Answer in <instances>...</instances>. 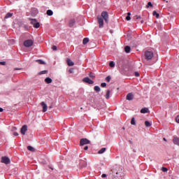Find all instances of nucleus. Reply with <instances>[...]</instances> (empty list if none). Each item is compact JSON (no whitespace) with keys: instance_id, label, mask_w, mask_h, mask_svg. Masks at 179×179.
<instances>
[{"instance_id":"2eb2a0df","label":"nucleus","mask_w":179,"mask_h":179,"mask_svg":"<svg viewBox=\"0 0 179 179\" xmlns=\"http://www.w3.org/2000/svg\"><path fill=\"white\" fill-rule=\"evenodd\" d=\"M149 109L148 108H143L141 110V114H146V113H148Z\"/></svg>"},{"instance_id":"8fccbe9b","label":"nucleus","mask_w":179,"mask_h":179,"mask_svg":"<svg viewBox=\"0 0 179 179\" xmlns=\"http://www.w3.org/2000/svg\"><path fill=\"white\" fill-rule=\"evenodd\" d=\"M163 140H164L165 142L167 141V140L166 139V138H164Z\"/></svg>"},{"instance_id":"b1692460","label":"nucleus","mask_w":179,"mask_h":179,"mask_svg":"<svg viewBox=\"0 0 179 179\" xmlns=\"http://www.w3.org/2000/svg\"><path fill=\"white\" fill-rule=\"evenodd\" d=\"M106 148H101V149L98 152V153H99V155H101V154L104 153V152H106Z\"/></svg>"},{"instance_id":"1a4fd4ad","label":"nucleus","mask_w":179,"mask_h":179,"mask_svg":"<svg viewBox=\"0 0 179 179\" xmlns=\"http://www.w3.org/2000/svg\"><path fill=\"white\" fill-rule=\"evenodd\" d=\"M26 132H27V125L25 124L22 127L20 133L22 134V135H26Z\"/></svg>"},{"instance_id":"f8f14e48","label":"nucleus","mask_w":179,"mask_h":179,"mask_svg":"<svg viewBox=\"0 0 179 179\" xmlns=\"http://www.w3.org/2000/svg\"><path fill=\"white\" fill-rule=\"evenodd\" d=\"M45 83H47L48 85H50V83H52V79H51V78H50V77H47V78L45 79Z\"/></svg>"},{"instance_id":"7ed1b4c3","label":"nucleus","mask_w":179,"mask_h":179,"mask_svg":"<svg viewBox=\"0 0 179 179\" xmlns=\"http://www.w3.org/2000/svg\"><path fill=\"white\" fill-rule=\"evenodd\" d=\"M33 44H34V42L31 39H28L24 41V45L27 48L31 47Z\"/></svg>"},{"instance_id":"72a5a7b5","label":"nucleus","mask_w":179,"mask_h":179,"mask_svg":"<svg viewBox=\"0 0 179 179\" xmlns=\"http://www.w3.org/2000/svg\"><path fill=\"white\" fill-rule=\"evenodd\" d=\"M101 87H106L107 86V84L106 83H103L101 84Z\"/></svg>"},{"instance_id":"864d4df0","label":"nucleus","mask_w":179,"mask_h":179,"mask_svg":"<svg viewBox=\"0 0 179 179\" xmlns=\"http://www.w3.org/2000/svg\"><path fill=\"white\" fill-rule=\"evenodd\" d=\"M51 169V170H54V169H52V168H50Z\"/></svg>"},{"instance_id":"9d476101","label":"nucleus","mask_w":179,"mask_h":179,"mask_svg":"<svg viewBox=\"0 0 179 179\" xmlns=\"http://www.w3.org/2000/svg\"><path fill=\"white\" fill-rule=\"evenodd\" d=\"M41 104L43 107V113H45V111H47V109L48 108V106H47V104H45V102H41Z\"/></svg>"},{"instance_id":"9b49d317","label":"nucleus","mask_w":179,"mask_h":179,"mask_svg":"<svg viewBox=\"0 0 179 179\" xmlns=\"http://www.w3.org/2000/svg\"><path fill=\"white\" fill-rule=\"evenodd\" d=\"M126 99L129 101L134 100V94L132 93L127 94Z\"/></svg>"},{"instance_id":"f704fd0d","label":"nucleus","mask_w":179,"mask_h":179,"mask_svg":"<svg viewBox=\"0 0 179 179\" xmlns=\"http://www.w3.org/2000/svg\"><path fill=\"white\" fill-rule=\"evenodd\" d=\"M52 50H53V51H57V46L56 45H53L52 47Z\"/></svg>"},{"instance_id":"c03bdc74","label":"nucleus","mask_w":179,"mask_h":179,"mask_svg":"<svg viewBox=\"0 0 179 179\" xmlns=\"http://www.w3.org/2000/svg\"><path fill=\"white\" fill-rule=\"evenodd\" d=\"M135 76L136 77L139 76V73L138 72H135Z\"/></svg>"},{"instance_id":"412c9836","label":"nucleus","mask_w":179,"mask_h":179,"mask_svg":"<svg viewBox=\"0 0 179 179\" xmlns=\"http://www.w3.org/2000/svg\"><path fill=\"white\" fill-rule=\"evenodd\" d=\"M87 43H89V38H85L83 41V44H84V45H86Z\"/></svg>"},{"instance_id":"37998d69","label":"nucleus","mask_w":179,"mask_h":179,"mask_svg":"<svg viewBox=\"0 0 179 179\" xmlns=\"http://www.w3.org/2000/svg\"><path fill=\"white\" fill-rule=\"evenodd\" d=\"M101 177H102V178H104L105 177H107V175L103 173V174H102Z\"/></svg>"},{"instance_id":"a18cd8bd","label":"nucleus","mask_w":179,"mask_h":179,"mask_svg":"<svg viewBox=\"0 0 179 179\" xmlns=\"http://www.w3.org/2000/svg\"><path fill=\"white\" fill-rule=\"evenodd\" d=\"M87 149H89V147L87 145L84 148V150H87Z\"/></svg>"},{"instance_id":"603ef678","label":"nucleus","mask_w":179,"mask_h":179,"mask_svg":"<svg viewBox=\"0 0 179 179\" xmlns=\"http://www.w3.org/2000/svg\"><path fill=\"white\" fill-rule=\"evenodd\" d=\"M49 108H52V107L50 106Z\"/></svg>"},{"instance_id":"6e6552de","label":"nucleus","mask_w":179,"mask_h":179,"mask_svg":"<svg viewBox=\"0 0 179 179\" xmlns=\"http://www.w3.org/2000/svg\"><path fill=\"white\" fill-rule=\"evenodd\" d=\"M83 82H84L85 83H88V85H93V83H94V81L90 80L89 77L84 78L83 79Z\"/></svg>"},{"instance_id":"7c9ffc66","label":"nucleus","mask_w":179,"mask_h":179,"mask_svg":"<svg viewBox=\"0 0 179 179\" xmlns=\"http://www.w3.org/2000/svg\"><path fill=\"white\" fill-rule=\"evenodd\" d=\"M162 171L164 172V173H167V171H169V169L166 167H162Z\"/></svg>"},{"instance_id":"20e7f679","label":"nucleus","mask_w":179,"mask_h":179,"mask_svg":"<svg viewBox=\"0 0 179 179\" xmlns=\"http://www.w3.org/2000/svg\"><path fill=\"white\" fill-rule=\"evenodd\" d=\"M97 19H98V23L99 24L100 29H103V27H104V20L99 16L97 17Z\"/></svg>"},{"instance_id":"3c124183","label":"nucleus","mask_w":179,"mask_h":179,"mask_svg":"<svg viewBox=\"0 0 179 179\" xmlns=\"http://www.w3.org/2000/svg\"><path fill=\"white\" fill-rule=\"evenodd\" d=\"M143 22H144V21H143V20H142L141 21V24H143Z\"/></svg>"},{"instance_id":"de8ad7c7","label":"nucleus","mask_w":179,"mask_h":179,"mask_svg":"<svg viewBox=\"0 0 179 179\" xmlns=\"http://www.w3.org/2000/svg\"><path fill=\"white\" fill-rule=\"evenodd\" d=\"M20 69L15 68L14 71H19Z\"/></svg>"},{"instance_id":"4468645a","label":"nucleus","mask_w":179,"mask_h":179,"mask_svg":"<svg viewBox=\"0 0 179 179\" xmlns=\"http://www.w3.org/2000/svg\"><path fill=\"white\" fill-rule=\"evenodd\" d=\"M173 143H174V145H178V146H179V138L178 137H174Z\"/></svg>"},{"instance_id":"2f4dec72","label":"nucleus","mask_w":179,"mask_h":179,"mask_svg":"<svg viewBox=\"0 0 179 179\" xmlns=\"http://www.w3.org/2000/svg\"><path fill=\"white\" fill-rule=\"evenodd\" d=\"M106 82H110V80H111V76H108L106 78Z\"/></svg>"},{"instance_id":"09e8293b","label":"nucleus","mask_w":179,"mask_h":179,"mask_svg":"<svg viewBox=\"0 0 179 179\" xmlns=\"http://www.w3.org/2000/svg\"><path fill=\"white\" fill-rule=\"evenodd\" d=\"M127 16H131V13H128Z\"/></svg>"},{"instance_id":"4c0bfd02","label":"nucleus","mask_w":179,"mask_h":179,"mask_svg":"<svg viewBox=\"0 0 179 179\" xmlns=\"http://www.w3.org/2000/svg\"><path fill=\"white\" fill-rule=\"evenodd\" d=\"M136 19L138 20V19H141V15H136L135 16Z\"/></svg>"},{"instance_id":"4be33fe9","label":"nucleus","mask_w":179,"mask_h":179,"mask_svg":"<svg viewBox=\"0 0 179 179\" xmlns=\"http://www.w3.org/2000/svg\"><path fill=\"white\" fill-rule=\"evenodd\" d=\"M46 13L48 16H52V15H54V13L51 10H48Z\"/></svg>"},{"instance_id":"a19ab883","label":"nucleus","mask_w":179,"mask_h":179,"mask_svg":"<svg viewBox=\"0 0 179 179\" xmlns=\"http://www.w3.org/2000/svg\"><path fill=\"white\" fill-rule=\"evenodd\" d=\"M69 73H73V69H71L69 70Z\"/></svg>"},{"instance_id":"dca6fc26","label":"nucleus","mask_w":179,"mask_h":179,"mask_svg":"<svg viewBox=\"0 0 179 179\" xmlns=\"http://www.w3.org/2000/svg\"><path fill=\"white\" fill-rule=\"evenodd\" d=\"M75 20L73 19V20H71L69 22V27H73V25L75 24Z\"/></svg>"},{"instance_id":"c85d7f7f","label":"nucleus","mask_w":179,"mask_h":179,"mask_svg":"<svg viewBox=\"0 0 179 179\" xmlns=\"http://www.w3.org/2000/svg\"><path fill=\"white\" fill-rule=\"evenodd\" d=\"M109 66H110V68H114L115 66V64L114 63V62H110L109 63Z\"/></svg>"},{"instance_id":"ea45409f","label":"nucleus","mask_w":179,"mask_h":179,"mask_svg":"<svg viewBox=\"0 0 179 179\" xmlns=\"http://www.w3.org/2000/svg\"><path fill=\"white\" fill-rule=\"evenodd\" d=\"M13 135H14V136H19V133H17V132H14V133H13Z\"/></svg>"},{"instance_id":"58836bf2","label":"nucleus","mask_w":179,"mask_h":179,"mask_svg":"<svg viewBox=\"0 0 179 179\" xmlns=\"http://www.w3.org/2000/svg\"><path fill=\"white\" fill-rule=\"evenodd\" d=\"M126 20H131V16L127 15V16L126 17Z\"/></svg>"},{"instance_id":"49530a36","label":"nucleus","mask_w":179,"mask_h":179,"mask_svg":"<svg viewBox=\"0 0 179 179\" xmlns=\"http://www.w3.org/2000/svg\"><path fill=\"white\" fill-rule=\"evenodd\" d=\"M2 111H3V108H0V113H2Z\"/></svg>"},{"instance_id":"f03ea898","label":"nucleus","mask_w":179,"mask_h":179,"mask_svg":"<svg viewBox=\"0 0 179 179\" xmlns=\"http://www.w3.org/2000/svg\"><path fill=\"white\" fill-rule=\"evenodd\" d=\"M101 16L106 23H108V13L107 11H103L101 14Z\"/></svg>"},{"instance_id":"6ab92c4d","label":"nucleus","mask_w":179,"mask_h":179,"mask_svg":"<svg viewBox=\"0 0 179 179\" xmlns=\"http://www.w3.org/2000/svg\"><path fill=\"white\" fill-rule=\"evenodd\" d=\"M36 62H38L40 65H45V62L41 60V59H37L36 60Z\"/></svg>"},{"instance_id":"c756f323","label":"nucleus","mask_w":179,"mask_h":179,"mask_svg":"<svg viewBox=\"0 0 179 179\" xmlns=\"http://www.w3.org/2000/svg\"><path fill=\"white\" fill-rule=\"evenodd\" d=\"M48 73V71L47 70H44V71H42L39 73V75H44L45 73Z\"/></svg>"},{"instance_id":"473e14b6","label":"nucleus","mask_w":179,"mask_h":179,"mask_svg":"<svg viewBox=\"0 0 179 179\" xmlns=\"http://www.w3.org/2000/svg\"><path fill=\"white\" fill-rule=\"evenodd\" d=\"M152 7L153 6V4H152V2H150V1H149L148 3V5H147V8H149V7Z\"/></svg>"},{"instance_id":"a878e982","label":"nucleus","mask_w":179,"mask_h":179,"mask_svg":"<svg viewBox=\"0 0 179 179\" xmlns=\"http://www.w3.org/2000/svg\"><path fill=\"white\" fill-rule=\"evenodd\" d=\"M94 90H95V92H97V93H99V92H100V90H101V89H100V87H99V86H95L94 87Z\"/></svg>"},{"instance_id":"39448f33","label":"nucleus","mask_w":179,"mask_h":179,"mask_svg":"<svg viewBox=\"0 0 179 179\" xmlns=\"http://www.w3.org/2000/svg\"><path fill=\"white\" fill-rule=\"evenodd\" d=\"M89 143H90V141H89L87 138H82L80 141V146H83L85 145H89Z\"/></svg>"},{"instance_id":"f3484780","label":"nucleus","mask_w":179,"mask_h":179,"mask_svg":"<svg viewBox=\"0 0 179 179\" xmlns=\"http://www.w3.org/2000/svg\"><path fill=\"white\" fill-rule=\"evenodd\" d=\"M152 16H155L157 19H159V17H160V14L157 13L156 10H154L152 13Z\"/></svg>"},{"instance_id":"5fc2aeb1","label":"nucleus","mask_w":179,"mask_h":179,"mask_svg":"<svg viewBox=\"0 0 179 179\" xmlns=\"http://www.w3.org/2000/svg\"><path fill=\"white\" fill-rule=\"evenodd\" d=\"M163 1H166V0H163Z\"/></svg>"},{"instance_id":"ddd939ff","label":"nucleus","mask_w":179,"mask_h":179,"mask_svg":"<svg viewBox=\"0 0 179 179\" xmlns=\"http://www.w3.org/2000/svg\"><path fill=\"white\" fill-rule=\"evenodd\" d=\"M67 65H69V66H73V65H75V63H73V62H72L71 59H67Z\"/></svg>"},{"instance_id":"393cba45","label":"nucleus","mask_w":179,"mask_h":179,"mask_svg":"<svg viewBox=\"0 0 179 179\" xmlns=\"http://www.w3.org/2000/svg\"><path fill=\"white\" fill-rule=\"evenodd\" d=\"M145 127H147L148 128H149V127H152V124H151L149 121H145Z\"/></svg>"},{"instance_id":"0eeeda50","label":"nucleus","mask_w":179,"mask_h":179,"mask_svg":"<svg viewBox=\"0 0 179 179\" xmlns=\"http://www.w3.org/2000/svg\"><path fill=\"white\" fill-rule=\"evenodd\" d=\"M1 163H4V164H9L10 163V159L8 157H2Z\"/></svg>"},{"instance_id":"79ce46f5","label":"nucleus","mask_w":179,"mask_h":179,"mask_svg":"<svg viewBox=\"0 0 179 179\" xmlns=\"http://www.w3.org/2000/svg\"><path fill=\"white\" fill-rule=\"evenodd\" d=\"M6 64V62H0V65H5Z\"/></svg>"},{"instance_id":"c9c22d12","label":"nucleus","mask_w":179,"mask_h":179,"mask_svg":"<svg viewBox=\"0 0 179 179\" xmlns=\"http://www.w3.org/2000/svg\"><path fill=\"white\" fill-rule=\"evenodd\" d=\"M89 76H90V78H94V76L92 74V73H89Z\"/></svg>"},{"instance_id":"aec40b11","label":"nucleus","mask_w":179,"mask_h":179,"mask_svg":"<svg viewBox=\"0 0 179 179\" xmlns=\"http://www.w3.org/2000/svg\"><path fill=\"white\" fill-rule=\"evenodd\" d=\"M12 16H13V13H8L5 16V19H8V17H12Z\"/></svg>"},{"instance_id":"bb28decb","label":"nucleus","mask_w":179,"mask_h":179,"mask_svg":"<svg viewBox=\"0 0 179 179\" xmlns=\"http://www.w3.org/2000/svg\"><path fill=\"white\" fill-rule=\"evenodd\" d=\"M131 125H136V122H135V117H132L131 120Z\"/></svg>"},{"instance_id":"f257e3e1","label":"nucleus","mask_w":179,"mask_h":179,"mask_svg":"<svg viewBox=\"0 0 179 179\" xmlns=\"http://www.w3.org/2000/svg\"><path fill=\"white\" fill-rule=\"evenodd\" d=\"M153 53L151 51H145L144 53L145 59H147V61H150L153 58Z\"/></svg>"},{"instance_id":"423d86ee","label":"nucleus","mask_w":179,"mask_h":179,"mask_svg":"<svg viewBox=\"0 0 179 179\" xmlns=\"http://www.w3.org/2000/svg\"><path fill=\"white\" fill-rule=\"evenodd\" d=\"M31 23L35 29H38V27H40V22H37L36 19H32Z\"/></svg>"},{"instance_id":"cd10ccee","label":"nucleus","mask_w":179,"mask_h":179,"mask_svg":"<svg viewBox=\"0 0 179 179\" xmlns=\"http://www.w3.org/2000/svg\"><path fill=\"white\" fill-rule=\"evenodd\" d=\"M27 149L30 151V152H34V148H33L31 145H29L27 147Z\"/></svg>"},{"instance_id":"5701e85b","label":"nucleus","mask_w":179,"mask_h":179,"mask_svg":"<svg viewBox=\"0 0 179 179\" xmlns=\"http://www.w3.org/2000/svg\"><path fill=\"white\" fill-rule=\"evenodd\" d=\"M110 90H108L106 91V96H105L106 99H110Z\"/></svg>"},{"instance_id":"a211bd4d","label":"nucleus","mask_w":179,"mask_h":179,"mask_svg":"<svg viewBox=\"0 0 179 179\" xmlns=\"http://www.w3.org/2000/svg\"><path fill=\"white\" fill-rule=\"evenodd\" d=\"M124 51L125 52H127V54L131 52V47L127 45L125 48H124Z\"/></svg>"},{"instance_id":"e433bc0d","label":"nucleus","mask_w":179,"mask_h":179,"mask_svg":"<svg viewBox=\"0 0 179 179\" xmlns=\"http://www.w3.org/2000/svg\"><path fill=\"white\" fill-rule=\"evenodd\" d=\"M176 122H178V124H179V115H178L176 118Z\"/></svg>"}]
</instances>
